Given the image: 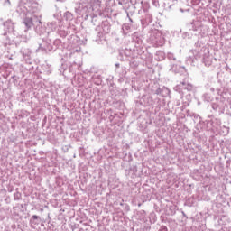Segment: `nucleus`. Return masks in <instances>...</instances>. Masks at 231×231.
<instances>
[{"instance_id":"obj_1","label":"nucleus","mask_w":231,"mask_h":231,"mask_svg":"<svg viewBox=\"0 0 231 231\" xmlns=\"http://www.w3.org/2000/svg\"><path fill=\"white\" fill-rule=\"evenodd\" d=\"M17 14L22 15L23 19V23L27 30H30L32 26H34L35 32L38 35L48 34L47 25L42 26L41 18V5L35 0H21L16 8Z\"/></svg>"},{"instance_id":"obj_2","label":"nucleus","mask_w":231,"mask_h":231,"mask_svg":"<svg viewBox=\"0 0 231 231\" xmlns=\"http://www.w3.org/2000/svg\"><path fill=\"white\" fill-rule=\"evenodd\" d=\"M190 53H192L193 56H189V58L188 59V60H189V62H194V59L196 60H199L204 58L207 57V55H208L209 51L208 49L203 45L200 42H197L195 43V49L190 51Z\"/></svg>"},{"instance_id":"obj_3","label":"nucleus","mask_w":231,"mask_h":231,"mask_svg":"<svg viewBox=\"0 0 231 231\" xmlns=\"http://www.w3.org/2000/svg\"><path fill=\"white\" fill-rule=\"evenodd\" d=\"M148 42L153 46L160 47L165 44V39L162 35V32L159 30L152 29L148 32Z\"/></svg>"},{"instance_id":"obj_4","label":"nucleus","mask_w":231,"mask_h":231,"mask_svg":"<svg viewBox=\"0 0 231 231\" xmlns=\"http://www.w3.org/2000/svg\"><path fill=\"white\" fill-rule=\"evenodd\" d=\"M92 15L93 17H97V15L102 16L104 10H106V5H102L100 0H94L90 3Z\"/></svg>"},{"instance_id":"obj_5","label":"nucleus","mask_w":231,"mask_h":231,"mask_svg":"<svg viewBox=\"0 0 231 231\" xmlns=\"http://www.w3.org/2000/svg\"><path fill=\"white\" fill-rule=\"evenodd\" d=\"M111 32V24L107 21H103L101 23V31L98 32L97 36V42H102L105 37L104 35L109 33Z\"/></svg>"},{"instance_id":"obj_6","label":"nucleus","mask_w":231,"mask_h":231,"mask_svg":"<svg viewBox=\"0 0 231 231\" xmlns=\"http://www.w3.org/2000/svg\"><path fill=\"white\" fill-rule=\"evenodd\" d=\"M53 50H55V47H53V44L51 43V39L43 38L42 42L39 44V48L36 51H44L45 53H48V51H53Z\"/></svg>"},{"instance_id":"obj_7","label":"nucleus","mask_w":231,"mask_h":231,"mask_svg":"<svg viewBox=\"0 0 231 231\" xmlns=\"http://www.w3.org/2000/svg\"><path fill=\"white\" fill-rule=\"evenodd\" d=\"M167 59L171 61V67L170 68V71H172L173 73H180V69H181V67L179 65L180 60L176 59V56L172 54V52H168Z\"/></svg>"},{"instance_id":"obj_8","label":"nucleus","mask_w":231,"mask_h":231,"mask_svg":"<svg viewBox=\"0 0 231 231\" xmlns=\"http://www.w3.org/2000/svg\"><path fill=\"white\" fill-rule=\"evenodd\" d=\"M129 23H126L122 25V33L125 35H129L133 32V30H136L138 25L134 23L133 18L128 17Z\"/></svg>"},{"instance_id":"obj_9","label":"nucleus","mask_w":231,"mask_h":231,"mask_svg":"<svg viewBox=\"0 0 231 231\" xmlns=\"http://www.w3.org/2000/svg\"><path fill=\"white\" fill-rule=\"evenodd\" d=\"M60 24H62V20H60V18H57L56 20L46 23L47 35H50V33H51V32H55V30H57V28H59L60 26Z\"/></svg>"},{"instance_id":"obj_10","label":"nucleus","mask_w":231,"mask_h":231,"mask_svg":"<svg viewBox=\"0 0 231 231\" xmlns=\"http://www.w3.org/2000/svg\"><path fill=\"white\" fill-rule=\"evenodd\" d=\"M81 17L85 19V21H88V17H94L93 16V9H91V5L89 3L85 4V7H83V10L79 11Z\"/></svg>"},{"instance_id":"obj_11","label":"nucleus","mask_w":231,"mask_h":231,"mask_svg":"<svg viewBox=\"0 0 231 231\" xmlns=\"http://www.w3.org/2000/svg\"><path fill=\"white\" fill-rule=\"evenodd\" d=\"M189 32L193 33V35H199L201 32V27L199 26V22H192L189 25Z\"/></svg>"},{"instance_id":"obj_12","label":"nucleus","mask_w":231,"mask_h":231,"mask_svg":"<svg viewBox=\"0 0 231 231\" xmlns=\"http://www.w3.org/2000/svg\"><path fill=\"white\" fill-rule=\"evenodd\" d=\"M15 28V23L12 22V20H7L6 22L4 23V30L5 31L4 32V35L6 36L8 33H11V32H14Z\"/></svg>"},{"instance_id":"obj_13","label":"nucleus","mask_w":231,"mask_h":231,"mask_svg":"<svg viewBox=\"0 0 231 231\" xmlns=\"http://www.w3.org/2000/svg\"><path fill=\"white\" fill-rule=\"evenodd\" d=\"M133 41L135 43L136 48H143V37L138 32L133 34Z\"/></svg>"},{"instance_id":"obj_14","label":"nucleus","mask_w":231,"mask_h":231,"mask_svg":"<svg viewBox=\"0 0 231 231\" xmlns=\"http://www.w3.org/2000/svg\"><path fill=\"white\" fill-rule=\"evenodd\" d=\"M125 4V0H106L105 5V10H109L112 6H116V5H124Z\"/></svg>"},{"instance_id":"obj_15","label":"nucleus","mask_w":231,"mask_h":231,"mask_svg":"<svg viewBox=\"0 0 231 231\" xmlns=\"http://www.w3.org/2000/svg\"><path fill=\"white\" fill-rule=\"evenodd\" d=\"M69 33H71V28L64 26L61 22V24L58 28V34L60 37H66Z\"/></svg>"},{"instance_id":"obj_16","label":"nucleus","mask_w":231,"mask_h":231,"mask_svg":"<svg viewBox=\"0 0 231 231\" xmlns=\"http://www.w3.org/2000/svg\"><path fill=\"white\" fill-rule=\"evenodd\" d=\"M221 125V120L217 118H212L211 120L208 121V126H209V129H219Z\"/></svg>"},{"instance_id":"obj_17","label":"nucleus","mask_w":231,"mask_h":231,"mask_svg":"<svg viewBox=\"0 0 231 231\" xmlns=\"http://www.w3.org/2000/svg\"><path fill=\"white\" fill-rule=\"evenodd\" d=\"M86 3H88V0H79L78 3L75 4L74 10L76 14L80 15V11L84 10Z\"/></svg>"},{"instance_id":"obj_18","label":"nucleus","mask_w":231,"mask_h":231,"mask_svg":"<svg viewBox=\"0 0 231 231\" xmlns=\"http://www.w3.org/2000/svg\"><path fill=\"white\" fill-rule=\"evenodd\" d=\"M151 23H152V15L151 14H146L144 18L141 19L143 28H147Z\"/></svg>"},{"instance_id":"obj_19","label":"nucleus","mask_w":231,"mask_h":231,"mask_svg":"<svg viewBox=\"0 0 231 231\" xmlns=\"http://www.w3.org/2000/svg\"><path fill=\"white\" fill-rule=\"evenodd\" d=\"M39 223H41V217L37 215H33L30 219L32 228H35V226L39 225Z\"/></svg>"},{"instance_id":"obj_20","label":"nucleus","mask_w":231,"mask_h":231,"mask_svg":"<svg viewBox=\"0 0 231 231\" xmlns=\"http://www.w3.org/2000/svg\"><path fill=\"white\" fill-rule=\"evenodd\" d=\"M155 93H156V95H160L161 97H168L170 90H169V88L162 87V88H159L155 91Z\"/></svg>"},{"instance_id":"obj_21","label":"nucleus","mask_w":231,"mask_h":231,"mask_svg":"<svg viewBox=\"0 0 231 231\" xmlns=\"http://www.w3.org/2000/svg\"><path fill=\"white\" fill-rule=\"evenodd\" d=\"M179 88L181 89H186L187 91H192L193 86L190 83H187V81H182L180 83Z\"/></svg>"},{"instance_id":"obj_22","label":"nucleus","mask_w":231,"mask_h":231,"mask_svg":"<svg viewBox=\"0 0 231 231\" xmlns=\"http://www.w3.org/2000/svg\"><path fill=\"white\" fill-rule=\"evenodd\" d=\"M142 100H143V101H141V104L143 105L144 107H147V106H152V97L144 96V97H143Z\"/></svg>"},{"instance_id":"obj_23","label":"nucleus","mask_w":231,"mask_h":231,"mask_svg":"<svg viewBox=\"0 0 231 231\" xmlns=\"http://www.w3.org/2000/svg\"><path fill=\"white\" fill-rule=\"evenodd\" d=\"M21 54L23 55V59L28 60L30 59V56L32 55V51L30 49L23 48L20 51Z\"/></svg>"},{"instance_id":"obj_24","label":"nucleus","mask_w":231,"mask_h":231,"mask_svg":"<svg viewBox=\"0 0 231 231\" xmlns=\"http://www.w3.org/2000/svg\"><path fill=\"white\" fill-rule=\"evenodd\" d=\"M202 62L203 64H205V66H207L208 68L209 66H212V58H210V52H208V55L205 56L202 59Z\"/></svg>"},{"instance_id":"obj_25","label":"nucleus","mask_w":231,"mask_h":231,"mask_svg":"<svg viewBox=\"0 0 231 231\" xmlns=\"http://www.w3.org/2000/svg\"><path fill=\"white\" fill-rule=\"evenodd\" d=\"M64 19H65V21H72L73 20V14L69 11H67L64 14Z\"/></svg>"},{"instance_id":"obj_26","label":"nucleus","mask_w":231,"mask_h":231,"mask_svg":"<svg viewBox=\"0 0 231 231\" xmlns=\"http://www.w3.org/2000/svg\"><path fill=\"white\" fill-rule=\"evenodd\" d=\"M60 44H62V41H60V39H56L52 45L54 48V50H52V51H55V50H57V48H59L60 46Z\"/></svg>"},{"instance_id":"obj_27","label":"nucleus","mask_w":231,"mask_h":231,"mask_svg":"<svg viewBox=\"0 0 231 231\" xmlns=\"http://www.w3.org/2000/svg\"><path fill=\"white\" fill-rule=\"evenodd\" d=\"M203 98L206 102H212V100H214V97H212L208 93L204 94Z\"/></svg>"},{"instance_id":"obj_28","label":"nucleus","mask_w":231,"mask_h":231,"mask_svg":"<svg viewBox=\"0 0 231 231\" xmlns=\"http://www.w3.org/2000/svg\"><path fill=\"white\" fill-rule=\"evenodd\" d=\"M124 55H125L126 57H132L133 56V51H129L128 49H125L124 51Z\"/></svg>"},{"instance_id":"obj_29","label":"nucleus","mask_w":231,"mask_h":231,"mask_svg":"<svg viewBox=\"0 0 231 231\" xmlns=\"http://www.w3.org/2000/svg\"><path fill=\"white\" fill-rule=\"evenodd\" d=\"M157 56L161 57L159 58V60H163V59H165V53L163 51H158Z\"/></svg>"},{"instance_id":"obj_30","label":"nucleus","mask_w":231,"mask_h":231,"mask_svg":"<svg viewBox=\"0 0 231 231\" xmlns=\"http://www.w3.org/2000/svg\"><path fill=\"white\" fill-rule=\"evenodd\" d=\"M4 6H6L7 8H10L12 6V3H10V0H5L4 2Z\"/></svg>"},{"instance_id":"obj_31","label":"nucleus","mask_w":231,"mask_h":231,"mask_svg":"<svg viewBox=\"0 0 231 231\" xmlns=\"http://www.w3.org/2000/svg\"><path fill=\"white\" fill-rule=\"evenodd\" d=\"M130 66H131V68H138V62L137 61H131Z\"/></svg>"},{"instance_id":"obj_32","label":"nucleus","mask_w":231,"mask_h":231,"mask_svg":"<svg viewBox=\"0 0 231 231\" xmlns=\"http://www.w3.org/2000/svg\"><path fill=\"white\" fill-rule=\"evenodd\" d=\"M190 116H193V118H195V119L199 118V115H198V114H196V113H192V114L190 115Z\"/></svg>"},{"instance_id":"obj_33","label":"nucleus","mask_w":231,"mask_h":231,"mask_svg":"<svg viewBox=\"0 0 231 231\" xmlns=\"http://www.w3.org/2000/svg\"><path fill=\"white\" fill-rule=\"evenodd\" d=\"M159 231H168L167 226H162Z\"/></svg>"},{"instance_id":"obj_34","label":"nucleus","mask_w":231,"mask_h":231,"mask_svg":"<svg viewBox=\"0 0 231 231\" xmlns=\"http://www.w3.org/2000/svg\"><path fill=\"white\" fill-rule=\"evenodd\" d=\"M14 199H19V193L14 194Z\"/></svg>"},{"instance_id":"obj_35","label":"nucleus","mask_w":231,"mask_h":231,"mask_svg":"<svg viewBox=\"0 0 231 231\" xmlns=\"http://www.w3.org/2000/svg\"><path fill=\"white\" fill-rule=\"evenodd\" d=\"M210 91H211L212 93H214V92L216 91V89H215L214 88H210Z\"/></svg>"},{"instance_id":"obj_36","label":"nucleus","mask_w":231,"mask_h":231,"mask_svg":"<svg viewBox=\"0 0 231 231\" xmlns=\"http://www.w3.org/2000/svg\"><path fill=\"white\" fill-rule=\"evenodd\" d=\"M116 66L118 68V66H120V64H116Z\"/></svg>"}]
</instances>
